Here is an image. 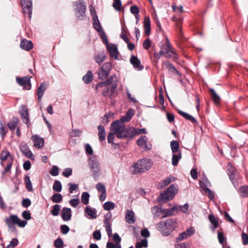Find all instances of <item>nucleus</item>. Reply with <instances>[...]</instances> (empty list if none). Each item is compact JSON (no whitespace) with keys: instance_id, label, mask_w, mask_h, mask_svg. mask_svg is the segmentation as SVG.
Returning a JSON list of instances; mask_svg holds the SVG:
<instances>
[{"instance_id":"f257e3e1","label":"nucleus","mask_w":248,"mask_h":248,"mask_svg":"<svg viewBox=\"0 0 248 248\" xmlns=\"http://www.w3.org/2000/svg\"><path fill=\"white\" fill-rule=\"evenodd\" d=\"M110 131L108 136V143H113L114 135L119 139H123L129 136V133L125 128L124 124L120 121H115L111 124Z\"/></svg>"},{"instance_id":"f03ea898","label":"nucleus","mask_w":248,"mask_h":248,"mask_svg":"<svg viewBox=\"0 0 248 248\" xmlns=\"http://www.w3.org/2000/svg\"><path fill=\"white\" fill-rule=\"evenodd\" d=\"M176 220L173 218L168 219L164 221H161L157 223V229L164 235H170L177 227Z\"/></svg>"},{"instance_id":"7ed1b4c3","label":"nucleus","mask_w":248,"mask_h":248,"mask_svg":"<svg viewBox=\"0 0 248 248\" xmlns=\"http://www.w3.org/2000/svg\"><path fill=\"white\" fill-rule=\"evenodd\" d=\"M153 165L151 160L149 158L142 159L133 164L131 171L133 174L145 172L150 169Z\"/></svg>"},{"instance_id":"20e7f679","label":"nucleus","mask_w":248,"mask_h":248,"mask_svg":"<svg viewBox=\"0 0 248 248\" xmlns=\"http://www.w3.org/2000/svg\"><path fill=\"white\" fill-rule=\"evenodd\" d=\"M161 49L165 57L173 59H178L176 51L171 46L170 42L168 38H167L166 44L162 46Z\"/></svg>"},{"instance_id":"39448f33","label":"nucleus","mask_w":248,"mask_h":248,"mask_svg":"<svg viewBox=\"0 0 248 248\" xmlns=\"http://www.w3.org/2000/svg\"><path fill=\"white\" fill-rule=\"evenodd\" d=\"M5 222L9 227H11L14 224H17L20 227H24L27 224L26 221L22 220L16 215H12L9 217L5 219Z\"/></svg>"},{"instance_id":"423d86ee","label":"nucleus","mask_w":248,"mask_h":248,"mask_svg":"<svg viewBox=\"0 0 248 248\" xmlns=\"http://www.w3.org/2000/svg\"><path fill=\"white\" fill-rule=\"evenodd\" d=\"M74 5L76 7V10L77 12L76 13L77 17L79 19L82 20L86 11V5L84 0H78L74 3Z\"/></svg>"},{"instance_id":"0eeeda50","label":"nucleus","mask_w":248,"mask_h":248,"mask_svg":"<svg viewBox=\"0 0 248 248\" xmlns=\"http://www.w3.org/2000/svg\"><path fill=\"white\" fill-rule=\"evenodd\" d=\"M111 68V65L109 62H105L98 70L97 73L98 78L104 79L109 75Z\"/></svg>"},{"instance_id":"6e6552de","label":"nucleus","mask_w":248,"mask_h":248,"mask_svg":"<svg viewBox=\"0 0 248 248\" xmlns=\"http://www.w3.org/2000/svg\"><path fill=\"white\" fill-rule=\"evenodd\" d=\"M23 13L31 18L32 13V0H21Z\"/></svg>"},{"instance_id":"1a4fd4ad","label":"nucleus","mask_w":248,"mask_h":248,"mask_svg":"<svg viewBox=\"0 0 248 248\" xmlns=\"http://www.w3.org/2000/svg\"><path fill=\"white\" fill-rule=\"evenodd\" d=\"M93 25L94 26V29L96 30V31L99 32L100 34V37L102 38L103 40L104 43H107L108 40H107V37L106 35V34L104 31L103 30L99 21L98 20L97 18V16H94L93 18Z\"/></svg>"},{"instance_id":"9d476101","label":"nucleus","mask_w":248,"mask_h":248,"mask_svg":"<svg viewBox=\"0 0 248 248\" xmlns=\"http://www.w3.org/2000/svg\"><path fill=\"white\" fill-rule=\"evenodd\" d=\"M31 77L25 76L22 78L17 77L16 80L17 83L22 86L24 89L30 90L31 88Z\"/></svg>"},{"instance_id":"9b49d317","label":"nucleus","mask_w":248,"mask_h":248,"mask_svg":"<svg viewBox=\"0 0 248 248\" xmlns=\"http://www.w3.org/2000/svg\"><path fill=\"white\" fill-rule=\"evenodd\" d=\"M20 149L22 154L31 160L34 159V156L26 143H22L20 145Z\"/></svg>"},{"instance_id":"f8f14e48","label":"nucleus","mask_w":248,"mask_h":248,"mask_svg":"<svg viewBox=\"0 0 248 248\" xmlns=\"http://www.w3.org/2000/svg\"><path fill=\"white\" fill-rule=\"evenodd\" d=\"M19 112L23 122L25 124H28L29 122V119L28 118L29 110L27 107L25 105H22L20 107Z\"/></svg>"},{"instance_id":"ddd939ff","label":"nucleus","mask_w":248,"mask_h":248,"mask_svg":"<svg viewBox=\"0 0 248 248\" xmlns=\"http://www.w3.org/2000/svg\"><path fill=\"white\" fill-rule=\"evenodd\" d=\"M130 61L134 68L138 70L143 69V66L140 64V61L137 57L132 55L130 58Z\"/></svg>"},{"instance_id":"4468645a","label":"nucleus","mask_w":248,"mask_h":248,"mask_svg":"<svg viewBox=\"0 0 248 248\" xmlns=\"http://www.w3.org/2000/svg\"><path fill=\"white\" fill-rule=\"evenodd\" d=\"M31 140L34 142V147L41 148L44 144V140L43 138L37 135H33L31 137Z\"/></svg>"},{"instance_id":"2eb2a0df","label":"nucleus","mask_w":248,"mask_h":248,"mask_svg":"<svg viewBox=\"0 0 248 248\" xmlns=\"http://www.w3.org/2000/svg\"><path fill=\"white\" fill-rule=\"evenodd\" d=\"M208 218L210 222L212 224V226H210V229L214 232L215 229L219 226L218 218L213 214L209 215Z\"/></svg>"},{"instance_id":"dca6fc26","label":"nucleus","mask_w":248,"mask_h":248,"mask_svg":"<svg viewBox=\"0 0 248 248\" xmlns=\"http://www.w3.org/2000/svg\"><path fill=\"white\" fill-rule=\"evenodd\" d=\"M107 50L111 57L117 59L118 58V49L117 47L113 44L107 45Z\"/></svg>"},{"instance_id":"f3484780","label":"nucleus","mask_w":248,"mask_h":248,"mask_svg":"<svg viewBox=\"0 0 248 248\" xmlns=\"http://www.w3.org/2000/svg\"><path fill=\"white\" fill-rule=\"evenodd\" d=\"M125 221L128 224H133L135 222L134 213L132 211L127 210L125 217Z\"/></svg>"},{"instance_id":"a211bd4d","label":"nucleus","mask_w":248,"mask_h":248,"mask_svg":"<svg viewBox=\"0 0 248 248\" xmlns=\"http://www.w3.org/2000/svg\"><path fill=\"white\" fill-rule=\"evenodd\" d=\"M20 47L24 50L29 51L33 47V44L31 41L23 40L20 44Z\"/></svg>"},{"instance_id":"6ab92c4d","label":"nucleus","mask_w":248,"mask_h":248,"mask_svg":"<svg viewBox=\"0 0 248 248\" xmlns=\"http://www.w3.org/2000/svg\"><path fill=\"white\" fill-rule=\"evenodd\" d=\"M134 111L132 109H129L127 110L125 116L122 117L121 119L116 121H120L124 124V122L129 121L134 115Z\"/></svg>"},{"instance_id":"aec40b11","label":"nucleus","mask_w":248,"mask_h":248,"mask_svg":"<svg viewBox=\"0 0 248 248\" xmlns=\"http://www.w3.org/2000/svg\"><path fill=\"white\" fill-rule=\"evenodd\" d=\"M71 210L69 208H63L62 211V217L64 220L68 221L71 217Z\"/></svg>"},{"instance_id":"412c9836","label":"nucleus","mask_w":248,"mask_h":248,"mask_svg":"<svg viewBox=\"0 0 248 248\" xmlns=\"http://www.w3.org/2000/svg\"><path fill=\"white\" fill-rule=\"evenodd\" d=\"M117 86V84L115 83L114 84H113V87H107L103 91L102 94L105 96H111Z\"/></svg>"},{"instance_id":"4be33fe9","label":"nucleus","mask_w":248,"mask_h":248,"mask_svg":"<svg viewBox=\"0 0 248 248\" xmlns=\"http://www.w3.org/2000/svg\"><path fill=\"white\" fill-rule=\"evenodd\" d=\"M227 169L229 172V175L230 176V178L232 180L233 184L236 186L234 183L233 182V180L235 176V174L236 173L235 169L232 166V165L231 163H228L227 165Z\"/></svg>"},{"instance_id":"5701e85b","label":"nucleus","mask_w":248,"mask_h":248,"mask_svg":"<svg viewBox=\"0 0 248 248\" xmlns=\"http://www.w3.org/2000/svg\"><path fill=\"white\" fill-rule=\"evenodd\" d=\"M200 186L204 190V192L208 195V196L210 199H213L215 196L214 193L209 188L205 187L204 184L202 181H200Z\"/></svg>"},{"instance_id":"b1692460","label":"nucleus","mask_w":248,"mask_h":248,"mask_svg":"<svg viewBox=\"0 0 248 248\" xmlns=\"http://www.w3.org/2000/svg\"><path fill=\"white\" fill-rule=\"evenodd\" d=\"M144 28L145 34L146 35H149L150 33L151 26H150V19L149 17H145L144 19Z\"/></svg>"},{"instance_id":"393cba45","label":"nucleus","mask_w":248,"mask_h":248,"mask_svg":"<svg viewBox=\"0 0 248 248\" xmlns=\"http://www.w3.org/2000/svg\"><path fill=\"white\" fill-rule=\"evenodd\" d=\"M129 131L131 134H129V137H132L136 135H140L142 133H146V130L145 128H131L129 129Z\"/></svg>"},{"instance_id":"a878e982","label":"nucleus","mask_w":248,"mask_h":248,"mask_svg":"<svg viewBox=\"0 0 248 248\" xmlns=\"http://www.w3.org/2000/svg\"><path fill=\"white\" fill-rule=\"evenodd\" d=\"M46 90V86L45 83H42L41 85L38 87L37 94L38 96V100L40 102L43 96L44 93Z\"/></svg>"},{"instance_id":"bb28decb","label":"nucleus","mask_w":248,"mask_h":248,"mask_svg":"<svg viewBox=\"0 0 248 248\" xmlns=\"http://www.w3.org/2000/svg\"><path fill=\"white\" fill-rule=\"evenodd\" d=\"M106 57L104 52L95 54L94 59L96 62L99 65H101L105 60Z\"/></svg>"},{"instance_id":"cd10ccee","label":"nucleus","mask_w":248,"mask_h":248,"mask_svg":"<svg viewBox=\"0 0 248 248\" xmlns=\"http://www.w3.org/2000/svg\"><path fill=\"white\" fill-rule=\"evenodd\" d=\"M89 164L91 169H93L94 168L99 167V163L95 156L91 157L89 158Z\"/></svg>"},{"instance_id":"c85d7f7f","label":"nucleus","mask_w":248,"mask_h":248,"mask_svg":"<svg viewBox=\"0 0 248 248\" xmlns=\"http://www.w3.org/2000/svg\"><path fill=\"white\" fill-rule=\"evenodd\" d=\"M98 130V137L100 141H102L106 138V131L103 126L100 125L97 127Z\"/></svg>"},{"instance_id":"c756f323","label":"nucleus","mask_w":248,"mask_h":248,"mask_svg":"<svg viewBox=\"0 0 248 248\" xmlns=\"http://www.w3.org/2000/svg\"><path fill=\"white\" fill-rule=\"evenodd\" d=\"M152 213L154 217H161L163 214L162 209L158 206H155L152 208Z\"/></svg>"},{"instance_id":"7c9ffc66","label":"nucleus","mask_w":248,"mask_h":248,"mask_svg":"<svg viewBox=\"0 0 248 248\" xmlns=\"http://www.w3.org/2000/svg\"><path fill=\"white\" fill-rule=\"evenodd\" d=\"M163 214L162 216V218L165 217L167 216H170L173 215V213L174 211H177L176 205L172 207L171 209H163Z\"/></svg>"},{"instance_id":"2f4dec72","label":"nucleus","mask_w":248,"mask_h":248,"mask_svg":"<svg viewBox=\"0 0 248 248\" xmlns=\"http://www.w3.org/2000/svg\"><path fill=\"white\" fill-rule=\"evenodd\" d=\"M182 158L181 152L173 154L172 156V164L174 166L177 165L179 161Z\"/></svg>"},{"instance_id":"473e14b6","label":"nucleus","mask_w":248,"mask_h":248,"mask_svg":"<svg viewBox=\"0 0 248 248\" xmlns=\"http://www.w3.org/2000/svg\"><path fill=\"white\" fill-rule=\"evenodd\" d=\"M170 195L169 192H168V190H166L165 191L160 195L158 198L159 200L164 202H167L172 199V198H170Z\"/></svg>"},{"instance_id":"72a5a7b5","label":"nucleus","mask_w":248,"mask_h":248,"mask_svg":"<svg viewBox=\"0 0 248 248\" xmlns=\"http://www.w3.org/2000/svg\"><path fill=\"white\" fill-rule=\"evenodd\" d=\"M170 146L173 154L180 152L179 151V144L177 141H171L170 143Z\"/></svg>"},{"instance_id":"f704fd0d","label":"nucleus","mask_w":248,"mask_h":248,"mask_svg":"<svg viewBox=\"0 0 248 248\" xmlns=\"http://www.w3.org/2000/svg\"><path fill=\"white\" fill-rule=\"evenodd\" d=\"M167 190L170 195V197L172 198H173L178 192V188L174 184L171 185Z\"/></svg>"},{"instance_id":"c9c22d12","label":"nucleus","mask_w":248,"mask_h":248,"mask_svg":"<svg viewBox=\"0 0 248 248\" xmlns=\"http://www.w3.org/2000/svg\"><path fill=\"white\" fill-rule=\"evenodd\" d=\"M172 20L175 22L176 27L178 28V31L180 32L181 31V24L182 22L183 19L181 17H178L176 16H173L172 17Z\"/></svg>"},{"instance_id":"e433bc0d","label":"nucleus","mask_w":248,"mask_h":248,"mask_svg":"<svg viewBox=\"0 0 248 248\" xmlns=\"http://www.w3.org/2000/svg\"><path fill=\"white\" fill-rule=\"evenodd\" d=\"M175 178L172 176H170L165 180H163L160 183V186L161 188H164L167 186L169 185L171 182L174 181Z\"/></svg>"},{"instance_id":"4c0bfd02","label":"nucleus","mask_w":248,"mask_h":248,"mask_svg":"<svg viewBox=\"0 0 248 248\" xmlns=\"http://www.w3.org/2000/svg\"><path fill=\"white\" fill-rule=\"evenodd\" d=\"M210 93L212 98L216 104H218L220 100V97L217 94L213 89H210Z\"/></svg>"},{"instance_id":"58836bf2","label":"nucleus","mask_w":248,"mask_h":248,"mask_svg":"<svg viewBox=\"0 0 248 248\" xmlns=\"http://www.w3.org/2000/svg\"><path fill=\"white\" fill-rule=\"evenodd\" d=\"M93 79V75L91 71H88L86 75H85L83 78V81L86 83L88 84L91 82Z\"/></svg>"},{"instance_id":"ea45409f","label":"nucleus","mask_w":248,"mask_h":248,"mask_svg":"<svg viewBox=\"0 0 248 248\" xmlns=\"http://www.w3.org/2000/svg\"><path fill=\"white\" fill-rule=\"evenodd\" d=\"M178 112L181 116H182L186 120H188L192 123H195L196 122V119L191 115L186 113V112H185L182 110H179Z\"/></svg>"},{"instance_id":"a19ab883","label":"nucleus","mask_w":248,"mask_h":248,"mask_svg":"<svg viewBox=\"0 0 248 248\" xmlns=\"http://www.w3.org/2000/svg\"><path fill=\"white\" fill-rule=\"evenodd\" d=\"M51 199L54 203H60L62 200V196L61 194L55 193L52 195Z\"/></svg>"},{"instance_id":"79ce46f5","label":"nucleus","mask_w":248,"mask_h":248,"mask_svg":"<svg viewBox=\"0 0 248 248\" xmlns=\"http://www.w3.org/2000/svg\"><path fill=\"white\" fill-rule=\"evenodd\" d=\"M166 67L171 72L175 73L177 75H179V72L177 69L174 67V66L170 62H167L165 63Z\"/></svg>"},{"instance_id":"37998d69","label":"nucleus","mask_w":248,"mask_h":248,"mask_svg":"<svg viewBox=\"0 0 248 248\" xmlns=\"http://www.w3.org/2000/svg\"><path fill=\"white\" fill-rule=\"evenodd\" d=\"M24 181L28 190L29 191H32L33 188L30 177L28 175H26L24 178Z\"/></svg>"},{"instance_id":"c03bdc74","label":"nucleus","mask_w":248,"mask_h":248,"mask_svg":"<svg viewBox=\"0 0 248 248\" xmlns=\"http://www.w3.org/2000/svg\"><path fill=\"white\" fill-rule=\"evenodd\" d=\"M85 212L90 217L93 218H95L97 217L95 210L89 206H87L86 207Z\"/></svg>"},{"instance_id":"a18cd8bd","label":"nucleus","mask_w":248,"mask_h":248,"mask_svg":"<svg viewBox=\"0 0 248 248\" xmlns=\"http://www.w3.org/2000/svg\"><path fill=\"white\" fill-rule=\"evenodd\" d=\"M117 77L115 76H111L108 80L105 81L102 84H105L106 85H111V87H113V84L115 83L117 84Z\"/></svg>"},{"instance_id":"49530a36","label":"nucleus","mask_w":248,"mask_h":248,"mask_svg":"<svg viewBox=\"0 0 248 248\" xmlns=\"http://www.w3.org/2000/svg\"><path fill=\"white\" fill-rule=\"evenodd\" d=\"M53 189L54 191L57 192H59L62 191V186L61 182L59 181L55 180L53 186Z\"/></svg>"},{"instance_id":"de8ad7c7","label":"nucleus","mask_w":248,"mask_h":248,"mask_svg":"<svg viewBox=\"0 0 248 248\" xmlns=\"http://www.w3.org/2000/svg\"><path fill=\"white\" fill-rule=\"evenodd\" d=\"M113 1L112 6L114 9L117 11H121L122 7L121 0H113Z\"/></svg>"},{"instance_id":"09e8293b","label":"nucleus","mask_w":248,"mask_h":248,"mask_svg":"<svg viewBox=\"0 0 248 248\" xmlns=\"http://www.w3.org/2000/svg\"><path fill=\"white\" fill-rule=\"evenodd\" d=\"M89 194L88 192H83L81 196V202L84 205H87L89 203Z\"/></svg>"},{"instance_id":"8fccbe9b","label":"nucleus","mask_w":248,"mask_h":248,"mask_svg":"<svg viewBox=\"0 0 248 248\" xmlns=\"http://www.w3.org/2000/svg\"><path fill=\"white\" fill-rule=\"evenodd\" d=\"M115 206V204L111 202H106L103 205L104 209L107 211L114 209Z\"/></svg>"},{"instance_id":"3c124183","label":"nucleus","mask_w":248,"mask_h":248,"mask_svg":"<svg viewBox=\"0 0 248 248\" xmlns=\"http://www.w3.org/2000/svg\"><path fill=\"white\" fill-rule=\"evenodd\" d=\"M239 191L241 194V196L244 197H248V186H244L241 187Z\"/></svg>"},{"instance_id":"603ef678","label":"nucleus","mask_w":248,"mask_h":248,"mask_svg":"<svg viewBox=\"0 0 248 248\" xmlns=\"http://www.w3.org/2000/svg\"><path fill=\"white\" fill-rule=\"evenodd\" d=\"M146 138V136H141L137 141V144L141 147L145 148L146 145V140L145 139Z\"/></svg>"},{"instance_id":"864d4df0","label":"nucleus","mask_w":248,"mask_h":248,"mask_svg":"<svg viewBox=\"0 0 248 248\" xmlns=\"http://www.w3.org/2000/svg\"><path fill=\"white\" fill-rule=\"evenodd\" d=\"M10 154L8 151H3L0 155L1 164L3 165V162L5 161L10 155Z\"/></svg>"},{"instance_id":"5fc2aeb1","label":"nucleus","mask_w":248,"mask_h":248,"mask_svg":"<svg viewBox=\"0 0 248 248\" xmlns=\"http://www.w3.org/2000/svg\"><path fill=\"white\" fill-rule=\"evenodd\" d=\"M92 175L94 179H97L100 175V167L94 168L91 169Z\"/></svg>"},{"instance_id":"6e6d98bb","label":"nucleus","mask_w":248,"mask_h":248,"mask_svg":"<svg viewBox=\"0 0 248 248\" xmlns=\"http://www.w3.org/2000/svg\"><path fill=\"white\" fill-rule=\"evenodd\" d=\"M60 210V206L58 204H55L53 206V209L51 211L52 215L54 216H57L59 215Z\"/></svg>"},{"instance_id":"4d7b16f0","label":"nucleus","mask_w":248,"mask_h":248,"mask_svg":"<svg viewBox=\"0 0 248 248\" xmlns=\"http://www.w3.org/2000/svg\"><path fill=\"white\" fill-rule=\"evenodd\" d=\"M176 207L177 211H181L183 213H186L188 209L189 206L188 204L186 203L182 206L176 205Z\"/></svg>"},{"instance_id":"13d9d810","label":"nucleus","mask_w":248,"mask_h":248,"mask_svg":"<svg viewBox=\"0 0 248 248\" xmlns=\"http://www.w3.org/2000/svg\"><path fill=\"white\" fill-rule=\"evenodd\" d=\"M59 168L56 166H53L50 170V174L52 176H57L59 174Z\"/></svg>"},{"instance_id":"bf43d9fd","label":"nucleus","mask_w":248,"mask_h":248,"mask_svg":"<svg viewBox=\"0 0 248 248\" xmlns=\"http://www.w3.org/2000/svg\"><path fill=\"white\" fill-rule=\"evenodd\" d=\"M188 237V235L186 234V233L184 232L180 233L178 237L176 238V240L177 241H181L187 238Z\"/></svg>"},{"instance_id":"052dcab7","label":"nucleus","mask_w":248,"mask_h":248,"mask_svg":"<svg viewBox=\"0 0 248 248\" xmlns=\"http://www.w3.org/2000/svg\"><path fill=\"white\" fill-rule=\"evenodd\" d=\"M54 244L56 248H61L63 245V242L61 238H59L54 241Z\"/></svg>"},{"instance_id":"680f3d73","label":"nucleus","mask_w":248,"mask_h":248,"mask_svg":"<svg viewBox=\"0 0 248 248\" xmlns=\"http://www.w3.org/2000/svg\"><path fill=\"white\" fill-rule=\"evenodd\" d=\"M172 8L173 11L177 13H181L183 12V8L181 5L177 6L175 5H172Z\"/></svg>"},{"instance_id":"e2e57ef3","label":"nucleus","mask_w":248,"mask_h":248,"mask_svg":"<svg viewBox=\"0 0 248 248\" xmlns=\"http://www.w3.org/2000/svg\"><path fill=\"white\" fill-rule=\"evenodd\" d=\"M97 190L101 192L106 191L105 186L102 183H98L96 186Z\"/></svg>"},{"instance_id":"0e129e2a","label":"nucleus","mask_w":248,"mask_h":248,"mask_svg":"<svg viewBox=\"0 0 248 248\" xmlns=\"http://www.w3.org/2000/svg\"><path fill=\"white\" fill-rule=\"evenodd\" d=\"M93 235V238L97 240H99L101 238V234L99 230L95 231Z\"/></svg>"},{"instance_id":"69168bd1","label":"nucleus","mask_w":248,"mask_h":248,"mask_svg":"<svg viewBox=\"0 0 248 248\" xmlns=\"http://www.w3.org/2000/svg\"><path fill=\"white\" fill-rule=\"evenodd\" d=\"M85 147L86 154L90 155H92L93 154V150L91 146L89 144H86Z\"/></svg>"},{"instance_id":"338daca9","label":"nucleus","mask_w":248,"mask_h":248,"mask_svg":"<svg viewBox=\"0 0 248 248\" xmlns=\"http://www.w3.org/2000/svg\"><path fill=\"white\" fill-rule=\"evenodd\" d=\"M72 170L71 168H68L64 170L62 172V175L66 177L70 176L72 174Z\"/></svg>"},{"instance_id":"774afa93","label":"nucleus","mask_w":248,"mask_h":248,"mask_svg":"<svg viewBox=\"0 0 248 248\" xmlns=\"http://www.w3.org/2000/svg\"><path fill=\"white\" fill-rule=\"evenodd\" d=\"M242 239L243 240V244L244 245L248 244V235L245 232L242 233Z\"/></svg>"}]
</instances>
